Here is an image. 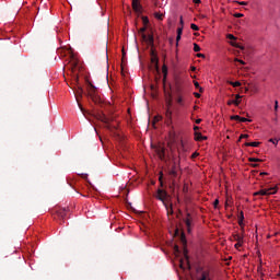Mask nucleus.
<instances>
[{
    "label": "nucleus",
    "mask_w": 280,
    "mask_h": 280,
    "mask_svg": "<svg viewBox=\"0 0 280 280\" xmlns=\"http://www.w3.org/2000/svg\"><path fill=\"white\" fill-rule=\"evenodd\" d=\"M58 51L61 56H67V54H69L70 65L72 67L73 73H78V71H82V69H84V67L82 66V61H80L78 56H75V54H73V50L71 48L65 47V48L59 49ZM65 51H67V52H65Z\"/></svg>",
    "instance_id": "obj_1"
},
{
    "label": "nucleus",
    "mask_w": 280,
    "mask_h": 280,
    "mask_svg": "<svg viewBox=\"0 0 280 280\" xmlns=\"http://www.w3.org/2000/svg\"><path fill=\"white\" fill-rule=\"evenodd\" d=\"M184 259H180V269L182 270H190L191 269V266L189 265V256H188V250L187 248L184 249Z\"/></svg>",
    "instance_id": "obj_2"
},
{
    "label": "nucleus",
    "mask_w": 280,
    "mask_h": 280,
    "mask_svg": "<svg viewBox=\"0 0 280 280\" xmlns=\"http://www.w3.org/2000/svg\"><path fill=\"white\" fill-rule=\"evenodd\" d=\"M273 194H277V186L260 189L259 191L255 192L254 196H273Z\"/></svg>",
    "instance_id": "obj_3"
},
{
    "label": "nucleus",
    "mask_w": 280,
    "mask_h": 280,
    "mask_svg": "<svg viewBox=\"0 0 280 280\" xmlns=\"http://www.w3.org/2000/svg\"><path fill=\"white\" fill-rule=\"evenodd\" d=\"M184 222H185V225H186V231L188 232V234H191L192 226H194V218L191 217V214L186 213Z\"/></svg>",
    "instance_id": "obj_4"
},
{
    "label": "nucleus",
    "mask_w": 280,
    "mask_h": 280,
    "mask_svg": "<svg viewBox=\"0 0 280 280\" xmlns=\"http://www.w3.org/2000/svg\"><path fill=\"white\" fill-rule=\"evenodd\" d=\"M179 27L177 28V36H176V47H178V43H180V38L183 36V28L185 27V21H183V15L179 18Z\"/></svg>",
    "instance_id": "obj_5"
},
{
    "label": "nucleus",
    "mask_w": 280,
    "mask_h": 280,
    "mask_svg": "<svg viewBox=\"0 0 280 280\" xmlns=\"http://www.w3.org/2000/svg\"><path fill=\"white\" fill-rule=\"evenodd\" d=\"M88 93L93 102H97V88L91 82H89Z\"/></svg>",
    "instance_id": "obj_6"
},
{
    "label": "nucleus",
    "mask_w": 280,
    "mask_h": 280,
    "mask_svg": "<svg viewBox=\"0 0 280 280\" xmlns=\"http://www.w3.org/2000/svg\"><path fill=\"white\" fill-rule=\"evenodd\" d=\"M155 198L158 200H161L162 202H167V199L170 198V196L167 195V191L163 189H158Z\"/></svg>",
    "instance_id": "obj_7"
},
{
    "label": "nucleus",
    "mask_w": 280,
    "mask_h": 280,
    "mask_svg": "<svg viewBox=\"0 0 280 280\" xmlns=\"http://www.w3.org/2000/svg\"><path fill=\"white\" fill-rule=\"evenodd\" d=\"M131 5H132V10H135L139 14H141V12L143 11V7L141 5V0H132Z\"/></svg>",
    "instance_id": "obj_8"
},
{
    "label": "nucleus",
    "mask_w": 280,
    "mask_h": 280,
    "mask_svg": "<svg viewBox=\"0 0 280 280\" xmlns=\"http://www.w3.org/2000/svg\"><path fill=\"white\" fill-rule=\"evenodd\" d=\"M155 152H156L160 161H165V147H161V145L155 149Z\"/></svg>",
    "instance_id": "obj_9"
},
{
    "label": "nucleus",
    "mask_w": 280,
    "mask_h": 280,
    "mask_svg": "<svg viewBox=\"0 0 280 280\" xmlns=\"http://www.w3.org/2000/svg\"><path fill=\"white\" fill-rule=\"evenodd\" d=\"M233 104H234V106H237L238 104H242V95L236 94L235 100L228 101V106H233Z\"/></svg>",
    "instance_id": "obj_10"
},
{
    "label": "nucleus",
    "mask_w": 280,
    "mask_h": 280,
    "mask_svg": "<svg viewBox=\"0 0 280 280\" xmlns=\"http://www.w3.org/2000/svg\"><path fill=\"white\" fill-rule=\"evenodd\" d=\"M231 119L233 121H240L241 124H246V121L250 122L253 120L246 118V117H241L240 115H234V116H231Z\"/></svg>",
    "instance_id": "obj_11"
},
{
    "label": "nucleus",
    "mask_w": 280,
    "mask_h": 280,
    "mask_svg": "<svg viewBox=\"0 0 280 280\" xmlns=\"http://www.w3.org/2000/svg\"><path fill=\"white\" fill-rule=\"evenodd\" d=\"M176 103L178 104V106H180L182 108H185V106H187V103L185 102V97L182 94H178L176 97Z\"/></svg>",
    "instance_id": "obj_12"
},
{
    "label": "nucleus",
    "mask_w": 280,
    "mask_h": 280,
    "mask_svg": "<svg viewBox=\"0 0 280 280\" xmlns=\"http://www.w3.org/2000/svg\"><path fill=\"white\" fill-rule=\"evenodd\" d=\"M66 215H67V212H65V211L51 212L52 219H65Z\"/></svg>",
    "instance_id": "obj_13"
},
{
    "label": "nucleus",
    "mask_w": 280,
    "mask_h": 280,
    "mask_svg": "<svg viewBox=\"0 0 280 280\" xmlns=\"http://www.w3.org/2000/svg\"><path fill=\"white\" fill-rule=\"evenodd\" d=\"M245 221V214H243V212L238 213V225L240 228H242V232H245V223H243Z\"/></svg>",
    "instance_id": "obj_14"
},
{
    "label": "nucleus",
    "mask_w": 280,
    "mask_h": 280,
    "mask_svg": "<svg viewBox=\"0 0 280 280\" xmlns=\"http://www.w3.org/2000/svg\"><path fill=\"white\" fill-rule=\"evenodd\" d=\"M168 174H170V176H173V178H176L178 176V165L173 164Z\"/></svg>",
    "instance_id": "obj_15"
},
{
    "label": "nucleus",
    "mask_w": 280,
    "mask_h": 280,
    "mask_svg": "<svg viewBox=\"0 0 280 280\" xmlns=\"http://www.w3.org/2000/svg\"><path fill=\"white\" fill-rule=\"evenodd\" d=\"M147 45H150V47H154V34L147 35Z\"/></svg>",
    "instance_id": "obj_16"
},
{
    "label": "nucleus",
    "mask_w": 280,
    "mask_h": 280,
    "mask_svg": "<svg viewBox=\"0 0 280 280\" xmlns=\"http://www.w3.org/2000/svg\"><path fill=\"white\" fill-rule=\"evenodd\" d=\"M207 137L202 136L201 132L195 131V141H206Z\"/></svg>",
    "instance_id": "obj_17"
},
{
    "label": "nucleus",
    "mask_w": 280,
    "mask_h": 280,
    "mask_svg": "<svg viewBox=\"0 0 280 280\" xmlns=\"http://www.w3.org/2000/svg\"><path fill=\"white\" fill-rule=\"evenodd\" d=\"M151 62L159 65V57L154 54V50L151 51Z\"/></svg>",
    "instance_id": "obj_18"
},
{
    "label": "nucleus",
    "mask_w": 280,
    "mask_h": 280,
    "mask_svg": "<svg viewBox=\"0 0 280 280\" xmlns=\"http://www.w3.org/2000/svg\"><path fill=\"white\" fill-rule=\"evenodd\" d=\"M198 280H211L210 279V272L209 271H202L201 273V278H199Z\"/></svg>",
    "instance_id": "obj_19"
},
{
    "label": "nucleus",
    "mask_w": 280,
    "mask_h": 280,
    "mask_svg": "<svg viewBox=\"0 0 280 280\" xmlns=\"http://www.w3.org/2000/svg\"><path fill=\"white\" fill-rule=\"evenodd\" d=\"M260 142H246V148H259Z\"/></svg>",
    "instance_id": "obj_20"
},
{
    "label": "nucleus",
    "mask_w": 280,
    "mask_h": 280,
    "mask_svg": "<svg viewBox=\"0 0 280 280\" xmlns=\"http://www.w3.org/2000/svg\"><path fill=\"white\" fill-rule=\"evenodd\" d=\"M233 240L237 243H243V236L240 234H234Z\"/></svg>",
    "instance_id": "obj_21"
},
{
    "label": "nucleus",
    "mask_w": 280,
    "mask_h": 280,
    "mask_svg": "<svg viewBox=\"0 0 280 280\" xmlns=\"http://www.w3.org/2000/svg\"><path fill=\"white\" fill-rule=\"evenodd\" d=\"M231 86H233L234 89H237V86H242V83L240 81L233 82L230 81Z\"/></svg>",
    "instance_id": "obj_22"
},
{
    "label": "nucleus",
    "mask_w": 280,
    "mask_h": 280,
    "mask_svg": "<svg viewBox=\"0 0 280 280\" xmlns=\"http://www.w3.org/2000/svg\"><path fill=\"white\" fill-rule=\"evenodd\" d=\"M249 163H261V159H257V158H249L248 159Z\"/></svg>",
    "instance_id": "obj_23"
},
{
    "label": "nucleus",
    "mask_w": 280,
    "mask_h": 280,
    "mask_svg": "<svg viewBox=\"0 0 280 280\" xmlns=\"http://www.w3.org/2000/svg\"><path fill=\"white\" fill-rule=\"evenodd\" d=\"M142 23L144 26H148L150 24V20L148 19V16H142Z\"/></svg>",
    "instance_id": "obj_24"
},
{
    "label": "nucleus",
    "mask_w": 280,
    "mask_h": 280,
    "mask_svg": "<svg viewBox=\"0 0 280 280\" xmlns=\"http://www.w3.org/2000/svg\"><path fill=\"white\" fill-rule=\"evenodd\" d=\"M162 73H163V75H164V79L167 78V66L164 65V66L162 67Z\"/></svg>",
    "instance_id": "obj_25"
},
{
    "label": "nucleus",
    "mask_w": 280,
    "mask_h": 280,
    "mask_svg": "<svg viewBox=\"0 0 280 280\" xmlns=\"http://www.w3.org/2000/svg\"><path fill=\"white\" fill-rule=\"evenodd\" d=\"M154 16L158 21H163V13H154Z\"/></svg>",
    "instance_id": "obj_26"
},
{
    "label": "nucleus",
    "mask_w": 280,
    "mask_h": 280,
    "mask_svg": "<svg viewBox=\"0 0 280 280\" xmlns=\"http://www.w3.org/2000/svg\"><path fill=\"white\" fill-rule=\"evenodd\" d=\"M269 143H273V145H279V139H269Z\"/></svg>",
    "instance_id": "obj_27"
},
{
    "label": "nucleus",
    "mask_w": 280,
    "mask_h": 280,
    "mask_svg": "<svg viewBox=\"0 0 280 280\" xmlns=\"http://www.w3.org/2000/svg\"><path fill=\"white\" fill-rule=\"evenodd\" d=\"M183 191L184 194H187V191H189V184H184Z\"/></svg>",
    "instance_id": "obj_28"
},
{
    "label": "nucleus",
    "mask_w": 280,
    "mask_h": 280,
    "mask_svg": "<svg viewBox=\"0 0 280 280\" xmlns=\"http://www.w3.org/2000/svg\"><path fill=\"white\" fill-rule=\"evenodd\" d=\"M183 212H174V211H171V212H167V215H176V217H179Z\"/></svg>",
    "instance_id": "obj_29"
},
{
    "label": "nucleus",
    "mask_w": 280,
    "mask_h": 280,
    "mask_svg": "<svg viewBox=\"0 0 280 280\" xmlns=\"http://www.w3.org/2000/svg\"><path fill=\"white\" fill-rule=\"evenodd\" d=\"M190 28L194 31V32H198V30H199V27H198V25H196V24H190Z\"/></svg>",
    "instance_id": "obj_30"
},
{
    "label": "nucleus",
    "mask_w": 280,
    "mask_h": 280,
    "mask_svg": "<svg viewBox=\"0 0 280 280\" xmlns=\"http://www.w3.org/2000/svg\"><path fill=\"white\" fill-rule=\"evenodd\" d=\"M242 139H248V133H242L238 138V141H242Z\"/></svg>",
    "instance_id": "obj_31"
},
{
    "label": "nucleus",
    "mask_w": 280,
    "mask_h": 280,
    "mask_svg": "<svg viewBox=\"0 0 280 280\" xmlns=\"http://www.w3.org/2000/svg\"><path fill=\"white\" fill-rule=\"evenodd\" d=\"M234 3H237L238 5H248V2L246 1H234Z\"/></svg>",
    "instance_id": "obj_32"
},
{
    "label": "nucleus",
    "mask_w": 280,
    "mask_h": 280,
    "mask_svg": "<svg viewBox=\"0 0 280 280\" xmlns=\"http://www.w3.org/2000/svg\"><path fill=\"white\" fill-rule=\"evenodd\" d=\"M194 51H196V52L200 51V45L195 43L194 44Z\"/></svg>",
    "instance_id": "obj_33"
},
{
    "label": "nucleus",
    "mask_w": 280,
    "mask_h": 280,
    "mask_svg": "<svg viewBox=\"0 0 280 280\" xmlns=\"http://www.w3.org/2000/svg\"><path fill=\"white\" fill-rule=\"evenodd\" d=\"M102 121H104L105 124H110V118L103 116Z\"/></svg>",
    "instance_id": "obj_34"
},
{
    "label": "nucleus",
    "mask_w": 280,
    "mask_h": 280,
    "mask_svg": "<svg viewBox=\"0 0 280 280\" xmlns=\"http://www.w3.org/2000/svg\"><path fill=\"white\" fill-rule=\"evenodd\" d=\"M242 246H243V242H237V243H235V245H234L235 249H238V248H241Z\"/></svg>",
    "instance_id": "obj_35"
},
{
    "label": "nucleus",
    "mask_w": 280,
    "mask_h": 280,
    "mask_svg": "<svg viewBox=\"0 0 280 280\" xmlns=\"http://www.w3.org/2000/svg\"><path fill=\"white\" fill-rule=\"evenodd\" d=\"M174 252H175V255H176V256H178V255H179L180 250H179L178 245H175V247H174Z\"/></svg>",
    "instance_id": "obj_36"
},
{
    "label": "nucleus",
    "mask_w": 280,
    "mask_h": 280,
    "mask_svg": "<svg viewBox=\"0 0 280 280\" xmlns=\"http://www.w3.org/2000/svg\"><path fill=\"white\" fill-rule=\"evenodd\" d=\"M145 30H148V26L144 25L143 27H141V28L139 30V33H140V34H144Z\"/></svg>",
    "instance_id": "obj_37"
},
{
    "label": "nucleus",
    "mask_w": 280,
    "mask_h": 280,
    "mask_svg": "<svg viewBox=\"0 0 280 280\" xmlns=\"http://www.w3.org/2000/svg\"><path fill=\"white\" fill-rule=\"evenodd\" d=\"M220 205V200L215 199L213 202L214 209H218V206Z\"/></svg>",
    "instance_id": "obj_38"
},
{
    "label": "nucleus",
    "mask_w": 280,
    "mask_h": 280,
    "mask_svg": "<svg viewBox=\"0 0 280 280\" xmlns=\"http://www.w3.org/2000/svg\"><path fill=\"white\" fill-rule=\"evenodd\" d=\"M234 60H235V62H240V65H246V62L242 59L235 58Z\"/></svg>",
    "instance_id": "obj_39"
},
{
    "label": "nucleus",
    "mask_w": 280,
    "mask_h": 280,
    "mask_svg": "<svg viewBox=\"0 0 280 280\" xmlns=\"http://www.w3.org/2000/svg\"><path fill=\"white\" fill-rule=\"evenodd\" d=\"M242 16H244L242 13H235V14H234V18H235V19H242Z\"/></svg>",
    "instance_id": "obj_40"
},
{
    "label": "nucleus",
    "mask_w": 280,
    "mask_h": 280,
    "mask_svg": "<svg viewBox=\"0 0 280 280\" xmlns=\"http://www.w3.org/2000/svg\"><path fill=\"white\" fill-rule=\"evenodd\" d=\"M229 40H235V36L233 34L228 35Z\"/></svg>",
    "instance_id": "obj_41"
},
{
    "label": "nucleus",
    "mask_w": 280,
    "mask_h": 280,
    "mask_svg": "<svg viewBox=\"0 0 280 280\" xmlns=\"http://www.w3.org/2000/svg\"><path fill=\"white\" fill-rule=\"evenodd\" d=\"M199 155H200V153L194 152V153L191 154V159H197V156H199Z\"/></svg>",
    "instance_id": "obj_42"
},
{
    "label": "nucleus",
    "mask_w": 280,
    "mask_h": 280,
    "mask_svg": "<svg viewBox=\"0 0 280 280\" xmlns=\"http://www.w3.org/2000/svg\"><path fill=\"white\" fill-rule=\"evenodd\" d=\"M142 39L144 40V43H147V40H148V35H145V33H142Z\"/></svg>",
    "instance_id": "obj_43"
},
{
    "label": "nucleus",
    "mask_w": 280,
    "mask_h": 280,
    "mask_svg": "<svg viewBox=\"0 0 280 280\" xmlns=\"http://www.w3.org/2000/svg\"><path fill=\"white\" fill-rule=\"evenodd\" d=\"M105 59L108 60V47L105 48Z\"/></svg>",
    "instance_id": "obj_44"
},
{
    "label": "nucleus",
    "mask_w": 280,
    "mask_h": 280,
    "mask_svg": "<svg viewBox=\"0 0 280 280\" xmlns=\"http://www.w3.org/2000/svg\"><path fill=\"white\" fill-rule=\"evenodd\" d=\"M279 108V101H275V110H278Z\"/></svg>",
    "instance_id": "obj_45"
},
{
    "label": "nucleus",
    "mask_w": 280,
    "mask_h": 280,
    "mask_svg": "<svg viewBox=\"0 0 280 280\" xmlns=\"http://www.w3.org/2000/svg\"><path fill=\"white\" fill-rule=\"evenodd\" d=\"M160 174H161V175H160V177H159V180H160L161 185H163V173L161 172Z\"/></svg>",
    "instance_id": "obj_46"
},
{
    "label": "nucleus",
    "mask_w": 280,
    "mask_h": 280,
    "mask_svg": "<svg viewBox=\"0 0 280 280\" xmlns=\"http://www.w3.org/2000/svg\"><path fill=\"white\" fill-rule=\"evenodd\" d=\"M194 84L196 89H200V83H198V81H194Z\"/></svg>",
    "instance_id": "obj_47"
},
{
    "label": "nucleus",
    "mask_w": 280,
    "mask_h": 280,
    "mask_svg": "<svg viewBox=\"0 0 280 280\" xmlns=\"http://www.w3.org/2000/svg\"><path fill=\"white\" fill-rule=\"evenodd\" d=\"M161 119H163L161 116H155L154 117V121H161Z\"/></svg>",
    "instance_id": "obj_48"
},
{
    "label": "nucleus",
    "mask_w": 280,
    "mask_h": 280,
    "mask_svg": "<svg viewBox=\"0 0 280 280\" xmlns=\"http://www.w3.org/2000/svg\"><path fill=\"white\" fill-rule=\"evenodd\" d=\"M197 58H205V54L198 52V54H197Z\"/></svg>",
    "instance_id": "obj_49"
},
{
    "label": "nucleus",
    "mask_w": 280,
    "mask_h": 280,
    "mask_svg": "<svg viewBox=\"0 0 280 280\" xmlns=\"http://www.w3.org/2000/svg\"><path fill=\"white\" fill-rule=\"evenodd\" d=\"M192 2H194L195 4H197V5L201 3L200 0H192Z\"/></svg>",
    "instance_id": "obj_50"
},
{
    "label": "nucleus",
    "mask_w": 280,
    "mask_h": 280,
    "mask_svg": "<svg viewBox=\"0 0 280 280\" xmlns=\"http://www.w3.org/2000/svg\"><path fill=\"white\" fill-rule=\"evenodd\" d=\"M202 122V119L198 118L195 120V124H201Z\"/></svg>",
    "instance_id": "obj_51"
},
{
    "label": "nucleus",
    "mask_w": 280,
    "mask_h": 280,
    "mask_svg": "<svg viewBox=\"0 0 280 280\" xmlns=\"http://www.w3.org/2000/svg\"><path fill=\"white\" fill-rule=\"evenodd\" d=\"M167 117L172 116V112L170 109L166 110Z\"/></svg>",
    "instance_id": "obj_52"
},
{
    "label": "nucleus",
    "mask_w": 280,
    "mask_h": 280,
    "mask_svg": "<svg viewBox=\"0 0 280 280\" xmlns=\"http://www.w3.org/2000/svg\"><path fill=\"white\" fill-rule=\"evenodd\" d=\"M194 95H195V97H198V98L200 97V93H198V92H195Z\"/></svg>",
    "instance_id": "obj_53"
},
{
    "label": "nucleus",
    "mask_w": 280,
    "mask_h": 280,
    "mask_svg": "<svg viewBox=\"0 0 280 280\" xmlns=\"http://www.w3.org/2000/svg\"><path fill=\"white\" fill-rule=\"evenodd\" d=\"M194 130H195V132H197L196 130H200V127L195 126V127H194Z\"/></svg>",
    "instance_id": "obj_54"
},
{
    "label": "nucleus",
    "mask_w": 280,
    "mask_h": 280,
    "mask_svg": "<svg viewBox=\"0 0 280 280\" xmlns=\"http://www.w3.org/2000/svg\"><path fill=\"white\" fill-rule=\"evenodd\" d=\"M260 176H268V173L262 172V173H260Z\"/></svg>",
    "instance_id": "obj_55"
},
{
    "label": "nucleus",
    "mask_w": 280,
    "mask_h": 280,
    "mask_svg": "<svg viewBox=\"0 0 280 280\" xmlns=\"http://www.w3.org/2000/svg\"><path fill=\"white\" fill-rule=\"evenodd\" d=\"M128 209H131V211H135V208H132V205H131V203H129Z\"/></svg>",
    "instance_id": "obj_56"
},
{
    "label": "nucleus",
    "mask_w": 280,
    "mask_h": 280,
    "mask_svg": "<svg viewBox=\"0 0 280 280\" xmlns=\"http://www.w3.org/2000/svg\"><path fill=\"white\" fill-rule=\"evenodd\" d=\"M182 241L184 242V244H187V241L185 240V236H182Z\"/></svg>",
    "instance_id": "obj_57"
},
{
    "label": "nucleus",
    "mask_w": 280,
    "mask_h": 280,
    "mask_svg": "<svg viewBox=\"0 0 280 280\" xmlns=\"http://www.w3.org/2000/svg\"><path fill=\"white\" fill-rule=\"evenodd\" d=\"M190 71H196V67L191 66Z\"/></svg>",
    "instance_id": "obj_58"
},
{
    "label": "nucleus",
    "mask_w": 280,
    "mask_h": 280,
    "mask_svg": "<svg viewBox=\"0 0 280 280\" xmlns=\"http://www.w3.org/2000/svg\"><path fill=\"white\" fill-rule=\"evenodd\" d=\"M253 167H259V164H252Z\"/></svg>",
    "instance_id": "obj_59"
},
{
    "label": "nucleus",
    "mask_w": 280,
    "mask_h": 280,
    "mask_svg": "<svg viewBox=\"0 0 280 280\" xmlns=\"http://www.w3.org/2000/svg\"><path fill=\"white\" fill-rule=\"evenodd\" d=\"M135 213H139V214H142V213H144V212L140 211V212H135Z\"/></svg>",
    "instance_id": "obj_60"
},
{
    "label": "nucleus",
    "mask_w": 280,
    "mask_h": 280,
    "mask_svg": "<svg viewBox=\"0 0 280 280\" xmlns=\"http://www.w3.org/2000/svg\"><path fill=\"white\" fill-rule=\"evenodd\" d=\"M231 45H232L233 47H235V43H231Z\"/></svg>",
    "instance_id": "obj_61"
},
{
    "label": "nucleus",
    "mask_w": 280,
    "mask_h": 280,
    "mask_svg": "<svg viewBox=\"0 0 280 280\" xmlns=\"http://www.w3.org/2000/svg\"><path fill=\"white\" fill-rule=\"evenodd\" d=\"M199 91L202 92V88H199Z\"/></svg>",
    "instance_id": "obj_62"
},
{
    "label": "nucleus",
    "mask_w": 280,
    "mask_h": 280,
    "mask_svg": "<svg viewBox=\"0 0 280 280\" xmlns=\"http://www.w3.org/2000/svg\"><path fill=\"white\" fill-rule=\"evenodd\" d=\"M176 185V183L175 182H173V187Z\"/></svg>",
    "instance_id": "obj_63"
},
{
    "label": "nucleus",
    "mask_w": 280,
    "mask_h": 280,
    "mask_svg": "<svg viewBox=\"0 0 280 280\" xmlns=\"http://www.w3.org/2000/svg\"><path fill=\"white\" fill-rule=\"evenodd\" d=\"M172 103L168 102V106H171Z\"/></svg>",
    "instance_id": "obj_64"
}]
</instances>
